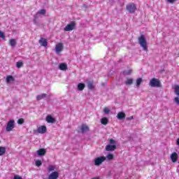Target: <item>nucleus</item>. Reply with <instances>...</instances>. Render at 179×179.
I'll return each instance as SVG.
<instances>
[{"label":"nucleus","instance_id":"nucleus-1","mask_svg":"<svg viewBox=\"0 0 179 179\" xmlns=\"http://www.w3.org/2000/svg\"><path fill=\"white\" fill-rule=\"evenodd\" d=\"M138 43L144 51H148V42H146V38L143 35L138 37Z\"/></svg>","mask_w":179,"mask_h":179},{"label":"nucleus","instance_id":"nucleus-2","mask_svg":"<svg viewBox=\"0 0 179 179\" xmlns=\"http://www.w3.org/2000/svg\"><path fill=\"white\" fill-rule=\"evenodd\" d=\"M106 160V158L104 156L98 157L95 158L94 160V166H101V164L104 163Z\"/></svg>","mask_w":179,"mask_h":179},{"label":"nucleus","instance_id":"nucleus-3","mask_svg":"<svg viewBox=\"0 0 179 179\" xmlns=\"http://www.w3.org/2000/svg\"><path fill=\"white\" fill-rule=\"evenodd\" d=\"M126 9L129 13H134L135 10H136V5L134 3H130L127 5Z\"/></svg>","mask_w":179,"mask_h":179},{"label":"nucleus","instance_id":"nucleus-4","mask_svg":"<svg viewBox=\"0 0 179 179\" xmlns=\"http://www.w3.org/2000/svg\"><path fill=\"white\" fill-rule=\"evenodd\" d=\"M64 50V43H58L55 45V51L57 55H59L61 52Z\"/></svg>","mask_w":179,"mask_h":179},{"label":"nucleus","instance_id":"nucleus-5","mask_svg":"<svg viewBox=\"0 0 179 179\" xmlns=\"http://www.w3.org/2000/svg\"><path fill=\"white\" fill-rule=\"evenodd\" d=\"M150 86L151 87H160V81L157 78H152L150 81Z\"/></svg>","mask_w":179,"mask_h":179},{"label":"nucleus","instance_id":"nucleus-6","mask_svg":"<svg viewBox=\"0 0 179 179\" xmlns=\"http://www.w3.org/2000/svg\"><path fill=\"white\" fill-rule=\"evenodd\" d=\"M13 128H15V120H10L7 123L6 131L7 132H10V131H13Z\"/></svg>","mask_w":179,"mask_h":179},{"label":"nucleus","instance_id":"nucleus-7","mask_svg":"<svg viewBox=\"0 0 179 179\" xmlns=\"http://www.w3.org/2000/svg\"><path fill=\"white\" fill-rule=\"evenodd\" d=\"M76 26V24L75 23V22H72L71 23L67 24L64 27V31H72V30H75Z\"/></svg>","mask_w":179,"mask_h":179},{"label":"nucleus","instance_id":"nucleus-8","mask_svg":"<svg viewBox=\"0 0 179 179\" xmlns=\"http://www.w3.org/2000/svg\"><path fill=\"white\" fill-rule=\"evenodd\" d=\"M36 132H38V134H45V132H47V127L45 126H40L37 128L36 129Z\"/></svg>","mask_w":179,"mask_h":179},{"label":"nucleus","instance_id":"nucleus-9","mask_svg":"<svg viewBox=\"0 0 179 179\" xmlns=\"http://www.w3.org/2000/svg\"><path fill=\"white\" fill-rule=\"evenodd\" d=\"M115 149H117V145H115L109 144L106 146V152H114Z\"/></svg>","mask_w":179,"mask_h":179},{"label":"nucleus","instance_id":"nucleus-10","mask_svg":"<svg viewBox=\"0 0 179 179\" xmlns=\"http://www.w3.org/2000/svg\"><path fill=\"white\" fill-rule=\"evenodd\" d=\"M59 177V173L57 171H55L49 175L48 179H58Z\"/></svg>","mask_w":179,"mask_h":179},{"label":"nucleus","instance_id":"nucleus-11","mask_svg":"<svg viewBox=\"0 0 179 179\" xmlns=\"http://www.w3.org/2000/svg\"><path fill=\"white\" fill-rule=\"evenodd\" d=\"M171 159L173 163H176L177 160H178V155L177 154V152H173L171 155Z\"/></svg>","mask_w":179,"mask_h":179},{"label":"nucleus","instance_id":"nucleus-12","mask_svg":"<svg viewBox=\"0 0 179 179\" xmlns=\"http://www.w3.org/2000/svg\"><path fill=\"white\" fill-rule=\"evenodd\" d=\"M39 44L42 45V47H47V45H48V42L47 41V39L41 38L39 40Z\"/></svg>","mask_w":179,"mask_h":179},{"label":"nucleus","instance_id":"nucleus-13","mask_svg":"<svg viewBox=\"0 0 179 179\" xmlns=\"http://www.w3.org/2000/svg\"><path fill=\"white\" fill-rule=\"evenodd\" d=\"M59 69L60 71H67L68 69V64L66 63H62L59 65Z\"/></svg>","mask_w":179,"mask_h":179},{"label":"nucleus","instance_id":"nucleus-14","mask_svg":"<svg viewBox=\"0 0 179 179\" xmlns=\"http://www.w3.org/2000/svg\"><path fill=\"white\" fill-rule=\"evenodd\" d=\"M46 121L48 124H54V122H55V119L49 115L46 117Z\"/></svg>","mask_w":179,"mask_h":179},{"label":"nucleus","instance_id":"nucleus-15","mask_svg":"<svg viewBox=\"0 0 179 179\" xmlns=\"http://www.w3.org/2000/svg\"><path fill=\"white\" fill-rule=\"evenodd\" d=\"M38 156H44L46 153L45 149L41 148L36 151Z\"/></svg>","mask_w":179,"mask_h":179},{"label":"nucleus","instance_id":"nucleus-16","mask_svg":"<svg viewBox=\"0 0 179 179\" xmlns=\"http://www.w3.org/2000/svg\"><path fill=\"white\" fill-rule=\"evenodd\" d=\"M6 83H12L13 82H15V78L12 76H8L6 78Z\"/></svg>","mask_w":179,"mask_h":179},{"label":"nucleus","instance_id":"nucleus-17","mask_svg":"<svg viewBox=\"0 0 179 179\" xmlns=\"http://www.w3.org/2000/svg\"><path fill=\"white\" fill-rule=\"evenodd\" d=\"M125 113L120 112L117 113V120H124L125 118Z\"/></svg>","mask_w":179,"mask_h":179},{"label":"nucleus","instance_id":"nucleus-18","mask_svg":"<svg viewBox=\"0 0 179 179\" xmlns=\"http://www.w3.org/2000/svg\"><path fill=\"white\" fill-rule=\"evenodd\" d=\"M80 129L83 133L87 132L89 131V127H87L86 124H83Z\"/></svg>","mask_w":179,"mask_h":179},{"label":"nucleus","instance_id":"nucleus-19","mask_svg":"<svg viewBox=\"0 0 179 179\" xmlns=\"http://www.w3.org/2000/svg\"><path fill=\"white\" fill-rule=\"evenodd\" d=\"M6 153V147L0 146V156H3Z\"/></svg>","mask_w":179,"mask_h":179},{"label":"nucleus","instance_id":"nucleus-20","mask_svg":"<svg viewBox=\"0 0 179 179\" xmlns=\"http://www.w3.org/2000/svg\"><path fill=\"white\" fill-rule=\"evenodd\" d=\"M16 39L12 38L9 41V45H10V47H16Z\"/></svg>","mask_w":179,"mask_h":179},{"label":"nucleus","instance_id":"nucleus-21","mask_svg":"<svg viewBox=\"0 0 179 179\" xmlns=\"http://www.w3.org/2000/svg\"><path fill=\"white\" fill-rule=\"evenodd\" d=\"M101 123L102 124V125H107V124H108V118L102 117L101 119Z\"/></svg>","mask_w":179,"mask_h":179},{"label":"nucleus","instance_id":"nucleus-22","mask_svg":"<svg viewBox=\"0 0 179 179\" xmlns=\"http://www.w3.org/2000/svg\"><path fill=\"white\" fill-rule=\"evenodd\" d=\"M45 97H47V94H42L41 95H38L36 96V100L40 101V100H43V99H45Z\"/></svg>","mask_w":179,"mask_h":179},{"label":"nucleus","instance_id":"nucleus-23","mask_svg":"<svg viewBox=\"0 0 179 179\" xmlns=\"http://www.w3.org/2000/svg\"><path fill=\"white\" fill-rule=\"evenodd\" d=\"M83 89H85V84H83V83H78V90L80 92H82V90H83Z\"/></svg>","mask_w":179,"mask_h":179},{"label":"nucleus","instance_id":"nucleus-24","mask_svg":"<svg viewBox=\"0 0 179 179\" xmlns=\"http://www.w3.org/2000/svg\"><path fill=\"white\" fill-rule=\"evenodd\" d=\"M173 89H174V92H175L177 96H179V86L178 85H175L173 87Z\"/></svg>","mask_w":179,"mask_h":179},{"label":"nucleus","instance_id":"nucleus-25","mask_svg":"<svg viewBox=\"0 0 179 179\" xmlns=\"http://www.w3.org/2000/svg\"><path fill=\"white\" fill-rule=\"evenodd\" d=\"M142 82H143V80L142 78H138L136 80V86L137 87H139V86H141V84L142 83Z\"/></svg>","mask_w":179,"mask_h":179},{"label":"nucleus","instance_id":"nucleus-26","mask_svg":"<svg viewBox=\"0 0 179 179\" xmlns=\"http://www.w3.org/2000/svg\"><path fill=\"white\" fill-rule=\"evenodd\" d=\"M110 111H111V109H110V108H108V107H105L103 108V113L105 114H110Z\"/></svg>","mask_w":179,"mask_h":179},{"label":"nucleus","instance_id":"nucleus-27","mask_svg":"<svg viewBox=\"0 0 179 179\" xmlns=\"http://www.w3.org/2000/svg\"><path fill=\"white\" fill-rule=\"evenodd\" d=\"M105 157L108 160H113V159H114V155L113 154H108Z\"/></svg>","mask_w":179,"mask_h":179},{"label":"nucleus","instance_id":"nucleus-28","mask_svg":"<svg viewBox=\"0 0 179 179\" xmlns=\"http://www.w3.org/2000/svg\"><path fill=\"white\" fill-rule=\"evenodd\" d=\"M134 80L132 78H129L125 81L126 85H132Z\"/></svg>","mask_w":179,"mask_h":179},{"label":"nucleus","instance_id":"nucleus-29","mask_svg":"<svg viewBox=\"0 0 179 179\" xmlns=\"http://www.w3.org/2000/svg\"><path fill=\"white\" fill-rule=\"evenodd\" d=\"M38 15H45V10H41L38 11L36 16H38Z\"/></svg>","mask_w":179,"mask_h":179},{"label":"nucleus","instance_id":"nucleus-30","mask_svg":"<svg viewBox=\"0 0 179 179\" xmlns=\"http://www.w3.org/2000/svg\"><path fill=\"white\" fill-rule=\"evenodd\" d=\"M17 68H22L23 66V62H17L16 63Z\"/></svg>","mask_w":179,"mask_h":179},{"label":"nucleus","instance_id":"nucleus-31","mask_svg":"<svg viewBox=\"0 0 179 179\" xmlns=\"http://www.w3.org/2000/svg\"><path fill=\"white\" fill-rule=\"evenodd\" d=\"M48 170V171H54L55 170V166L50 165Z\"/></svg>","mask_w":179,"mask_h":179},{"label":"nucleus","instance_id":"nucleus-32","mask_svg":"<svg viewBox=\"0 0 179 179\" xmlns=\"http://www.w3.org/2000/svg\"><path fill=\"white\" fill-rule=\"evenodd\" d=\"M131 73H132V70L131 69L124 71V75H131Z\"/></svg>","mask_w":179,"mask_h":179},{"label":"nucleus","instance_id":"nucleus-33","mask_svg":"<svg viewBox=\"0 0 179 179\" xmlns=\"http://www.w3.org/2000/svg\"><path fill=\"white\" fill-rule=\"evenodd\" d=\"M109 143H110V145H116L117 142L115 141V140L110 138L109 139Z\"/></svg>","mask_w":179,"mask_h":179},{"label":"nucleus","instance_id":"nucleus-34","mask_svg":"<svg viewBox=\"0 0 179 179\" xmlns=\"http://www.w3.org/2000/svg\"><path fill=\"white\" fill-rule=\"evenodd\" d=\"M41 164H42L41 160L36 161V166H37V167H40V166H41Z\"/></svg>","mask_w":179,"mask_h":179},{"label":"nucleus","instance_id":"nucleus-35","mask_svg":"<svg viewBox=\"0 0 179 179\" xmlns=\"http://www.w3.org/2000/svg\"><path fill=\"white\" fill-rule=\"evenodd\" d=\"M0 37L1 38H3V40H5V34L0 31Z\"/></svg>","mask_w":179,"mask_h":179},{"label":"nucleus","instance_id":"nucleus-36","mask_svg":"<svg viewBox=\"0 0 179 179\" xmlns=\"http://www.w3.org/2000/svg\"><path fill=\"white\" fill-rule=\"evenodd\" d=\"M94 87V86H93V83H92V82H89L88 83V88L93 89Z\"/></svg>","mask_w":179,"mask_h":179},{"label":"nucleus","instance_id":"nucleus-37","mask_svg":"<svg viewBox=\"0 0 179 179\" xmlns=\"http://www.w3.org/2000/svg\"><path fill=\"white\" fill-rule=\"evenodd\" d=\"M174 102L179 106V98L178 96L174 98Z\"/></svg>","mask_w":179,"mask_h":179},{"label":"nucleus","instance_id":"nucleus-38","mask_svg":"<svg viewBox=\"0 0 179 179\" xmlns=\"http://www.w3.org/2000/svg\"><path fill=\"white\" fill-rule=\"evenodd\" d=\"M24 122V119H19L18 120H17V124H20V125L22 124H23Z\"/></svg>","mask_w":179,"mask_h":179},{"label":"nucleus","instance_id":"nucleus-39","mask_svg":"<svg viewBox=\"0 0 179 179\" xmlns=\"http://www.w3.org/2000/svg\"><path fill=\"white\" fill-rule=\"evenodd\" d=\"M167 2H169V3H174V2H176V0H166Z\"/></svg>","mask_w":179,"mask_h":179},{"label":"nucleus","instance_id":"nucleus-40","mask_svg":"<svg viewBox=\"0 0 179 179\" xmlns=\"http://www.w3.org/2000/svg\"><path fill=\"white\" fill-rule=\"evenodd\" d=\"M14 179H22L21 176H19L17 175L14 176Z\"/></svg>","mask_w":179,"mask_h":179},{"label":"nucleus","instance_id":"nucleus-41","mask_svg":"<svg viewBox=\"0 0 179 179\" xmlns=\"http://www.w3.org/2000/svg\"><path fill=\"white\" fill-rule=\"evenodd\" d=\"M127 120H134V116H131L129 117H127Z\"/></svg>","mask_w":179,"mask_h":179},{"label":"nucleus","instance_id":"nucleus-42","mask_svg":"<svg viewBox=\"0 0 179 179\" xmlns=\"http://www.w3.org/2000/svg\"><path fill=\"white\" fill-rule=\"evenodd\" d=\"M176 142H177V145H179V138H178V139L176 140Z\"/></svg>","mask_w":179,"mask_h":179},{"label":"nucleus","instance_id":"nucleus-43","mask_svg":"<svg viewBox=\"0 0 179 179\" xmlns=\"http://www.w3.org/2000/svg\"><path fill=\"white\" fill-rule=\"evenodd\" d=\"M0 143H1V141H0Z\"/></svg>","mask_w":179,"mask_h":179}]
</instances>
